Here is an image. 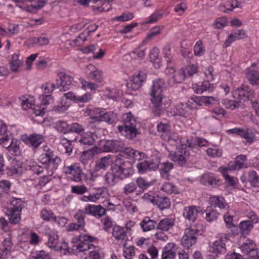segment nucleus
I'll return each instance as SVG.
<instances>
[{
    "label": "nucleus",
    "instance_id": "nucleus-1",
    "mask_svg": "<svg viewBox=\"0 0 259 259\" xmlns=\"http://www.w3.org/2000/svg\"><path fill=\"white\" fill-rule=\"evenodd\" d=\"M96 239V238L89 235H79L72 239L71 247L69 246L66 242L59 243L57 251L63 250L65 251V254H66V252L68 254H76L78 252L88 251L95 247L91 243Z\"/></svg>",
    "mask_w": 259,
    "mask_h": 259
},
{
    "label": "nucleus",
    "instance_id": "nucleus-2",
    "mask_svg": "<svg viewBox=\"0 0 259 259\" xmlns=\"http://www.w3.org/2000/svg\"><path fill=\"white\" fill-rule=\"evenodd\" d=\"M164 85V81L162 79H156L153 80L150 91L151 101L155 109L153 112L156 116H160L161 113L167 108V104H168V106L170 104L168 103L169 100L162 95Z\"/></svg>",
    "mask_w": 259,
    "mask_h": 259
},
{
    "label": "nucleus",
    "instance_id": "nucleus-3",
    "mask_svg": "<svg viewBox=\"0 0 259 259\" xmlns=\"http://www.w3.org/2000/svg\"><path fill=\"white\" fill-rule=\"evenodd\" d=\"M39 160L49 175H53L61 162L60 157L55 155L54 152L47 146L44 147V152L40 155Z\"/></svg>",
    "mask_w": 259,
    "mask_h": 259
},
{
    "label": "nucleus",
    "instance_id": "nucleus-4",
    "mask_svg": "<svg viewBox=\"0 0 259 259\" xmlns=\"http://www.w3.org/2000/svg\"><path fill=\"white\" fill-rule=\"evenodd\" d=\"M122 125H119V132L126 139L132 140L135 138L138 131L137 128L136 120L131 112H128L122 115Z\"/></svg>",
    "mask_w": 259,
    "mask_h": 259
},
{
    "label": "nucleus",
    "instance_id": "nucleus-5",
    "mask_svg": "<svg viewBox=\"0 0 259 259\" xmlns=\"http://www.w3.org/2000/svg\"><path fill=\"white\" fill-rule=\"evenodd\" d=\"M115 162V166L111 169L117 178H126L132 175L133 170L131 162L123 161L120 158H116Z\"/></svg>",
    "mask_w": 259,
    "mask_h": 259
},
{
    "label": "nucleus",
    "instance_id": "nucleus-6",
    "mask_svg": "<svg viewBox=\"0 0 259 259\" xmlns=\"http://www.w3.org/2000/svg\"><path fill=\"white\" fill-rule=\"evenodd\" d=\"M198 233V230L195 227L186 228L181 240V243L183 247L189 249L195 244L197 240Z\"/></svg>",
    "mask_w": 259,
    "mask_h": 259
},
{
    "label": "nucleus",
    "instance_id": "nucleus-7",
    "mask_svg": "<svg viewBox=\"0 0 259 259\" xmlns=\"http://www.w3.org/2000/svg\"><path fill=\"white\" fill-rule=\"evenodd\" d=\"M229 238L225 234H221L216 237V240L210 246L211 252L218 255L224 254L227 251L226 243Z\"/></svg>",
    "mask_w": 259,
    "mask_h": 259
},
{
    "label": "nucleus",
    "instance_id": "nucleus-8",
    "mask_svg": "<svg viewBox=\"0 0 259 259\" xmlns=\"http://www.w3.org/2000/svg\"><path fill=\"white\" fill-rule=\"evenodd\" d=\"M187 145H182L177 152L169 153L172 160L181 166L186 163L190 156V149Z\"/></svg>",
    "mask_w": 259,
    "mask_h": 259
},
{
    "label": "nucleus",
    "instance_id": "nucleus-9",
    "mask_svg": "<svg viewBox=\"0 0 259 259\" xmlns=\"http://www.w3.org/2000/svg\"><path fill=\"white\" fill-rule=\"evenodd\" d=\"M57 88L56 84L46 82L41 85V89L44 91V94L40 96L39 100L42 105L47 106L54 102V98L51 93Z\"/></svg>",
    "mask_w": 259,
    "mask_h": 259
},
{
    "label": "nucleus",
    "instance_id": "nucleus-10",
    "mask_svg": "<svg viewBox=\"0 0 259 259\" xmlns=\"http://www.w3.org/2000/svg\"><path fill=\"white\" fill-rule=\"evenodd\" d=\"M21 140L33 150H35L44 142L45 139L41 134H32L29 135H22Z\"/></svg>",
    "mask_w": 259,
    "mask_h": 259
},
{
    "label": "nucleus",
    "instance_id": "nucleus-11",
    "mask_svg": "<svg viewBox=\"0 0 259 259\" xmlns=\"http://www.w3.org/2000/svg\"><path fill=\"white\" fill-rule=\"evenodd\" d=\"M94 111H96L98 115L91 116V117L96 121H105L108 124H114L118 121L117 114L114 112L103 113L99 109H96Z\"/></svg>",
    "mask_w": 259,
    "mask_h": 259
},
{
    "label": "nucleus",
    "instance_id": "nucleus-12",
    "mask_svg": "<svg viewBox=\"0 0 259 259\" xmlns=\"http://www.w3.org/2000/svg\"><path fill=\"white\" fill-rule=\"evenodd\" d=\"M160 163V160L157 158L152 160L145 159L137 164V168L140 174H144L148 171L155 170L157 169Z\"/></svg>",
    "mask_w": 259,
    "mask_h": 259
},
{
    "label": "nucleus",
    "instance_id": "nucleus-13",
    "mask_svg": "<svg viewBox=\"0 0 259 259\" xmlns=\"http://www.w3.org/2000/svg\"><path fill=\"white\" fill-rule=\"evenodd\" d=\"M200 182L204 186L213 188H218L222 184V180L218 179L211 172L204 173L201 178Z\"/></svg>",
    "mask_w": 259,
    "mask_h": 259
},
{
    "label": "nucleus",
    "instance_id": "nucleus-14",
    "mask_svg": "<svg viewBox=\"0 0 259 259\" xmlns=\"http://www.w3.org/2000/svg\"><path fill=\"white\" fill-rule=\"evenodd\" d=\"M59 78L56 79V85L57 88H60V91H65L69 90L72 85L73 78L69 74L61 72L59 74Z\"/></svg>",
    "mask_w": 259,
    "mask_h": 259
},
{
    "label": "nucleus",
    "instance_id": "nucleus-15",
    "mask_svg": "<svg viewBox=\"0 0 259 259\" xmlns=\"http://www.w3.org/2000/svg\"><path fill=\"white\" fill-rule=\"evenodd\" d=\"M17 4H23L26 2L35 3L23 8L26 12L35 13L37 11L43 8L47 3L48 0H13Z\"/></svg>",
    "mask_w": 259,
    "mask_h": 259
},
{
    "label": "nucleus",
    "instance_id": "nucleus-16",
    "mask_svg": "<svg viewBox=\"0 0 259 259\" xmlns=\"http://www.w3.org/2000/svg\"><path fill=\"white\" fill-rule=\"evenodd\" d=\"M198 213H204L201 208L191 205L184 208L183 215L186 219L194 222L197 220Z\"/></svg>",
    "mask_w": 259,
    "mask_h": 259
},
{
    "label": "nucleus",
    "instance_id": "nucleus-17",
    "mask_svg": "<svg viewBox=\"0 0 259 259\" xmlns=\"http://www.w3.org/2000/svg\"><path fill=\"white\" fill-rule=\"evenodd\" d=\"M146 78V74L143 72H140L132 77L130 81L126 84L127 87L128 89L136 91L140 88Z\"/></svg>",
    "mask_w": 259,
    "mask_h": 259
},
{
    "label": "nucleus",
    "instance_id": "nucleus-18",
    "mask_svg": "<svg viewBox=\"0 0 259 259\" xmlns=\"http://www.w3.org/2000/svg\"><path fill=\"white\" fill-rule=\"evenodd\" d=\"M123 142L118 140H111L105 142L103 146V150L105 152L120 151L124 147Z\"/></svg>",
    "mask_w": 259,
    "mask_h": 259
},
{
    "label": "nucleus",
    "instance_id": "nucleus-19",
    "mask_svg": "<svg viewBox=\"0 0 259 259\" xmlns=\"http://www.w3.org/2000/svg\"><path fill=\"white\" fill-rule=\"evenodd\" d=\"M73 141L76 143H79L84 148H86L88 146H91L94 144V139L93 137L92 133L87 132L82 133L76 136Z\"/></svg>",
    "mask_w": 259,
    "mask_h": 259
},
{
    "label": "nucleus",
    "instance_id": "nucleus-20",
    "mask_svg": "<svg viewBox=\"0 0 259 259\" xmlns=\"http://www.w3.org/2000/svg\"><path fill=\"white\" fill-rule=\"evenodd\" d=\"M112 235L115 238L116 240L123 242L122 246L125 247L126 245L127 237L125 229L120 227L118 226H115L113 228Z\"/></svg>",
    "mask_w": 259,
    "mask_h": 259
},
{
    "label": "nucleus",
    "instance_id": "nucleus-21",
    "mask_svg": "<svg viewBox=\"0 0 259 259\" xmlns=\"http://www.w3.org/2000/svg\"><path fill=\"white\" fill-rule=\"evenodd\" d=\"M87 214L92 215L97 218H100L105 214L106 209L101 205L89 204L85 207Z\"/></svg>",
    "mask_w": 259,
    "mask_h": 259
},
{
    "label": "nucleus",
    "instance_id": "nucleus-22",
    "mask_svg": "<svg viewBox=\"0 0 259 259\" xmlns=\"http://www.w3.org/2000/svg\"><path fill=\"white\" fill-rule=\"evenodd\" d=\"M236 94L240 99L243 102L250 101L254 98L255 95L253 92L250 90L247 86H243L240 89H238L236 91Z\"/></svg>",
    "mask_w": 259,
    "mask_h": 259
},
{
    "label": "nucleus",
    "instance_id": "nucleus-23",
    "mask_svg": "<svg viewBox=\"0 0 259 259\" xmlns=\"http://www.w3.org/2000/svg\"><path fill=\"white\" fill-rule=\"evenodd\" d=\"M46 235L48 237V246L50 248H54L55 250H58V245L59 243L57 231L50 228L46 229Z\"/></svg>",
    "mask_w": 259,
    "mask_h": 259
},
{
    "label": "nucleus",
    "instance_id": "nucleus-24",
    "mask_svg": "<svg viewBox=\"0 0 259 259\" xmlns=\"http://www.w3.org/2000/svg\"><path fill=\"white\" fill-rule=\"evenodd\" d=\"M113 157L110 155L100 158L96 163L94 171L98 172L101 169L106 170L113 162Z\"/></svg>",
    "mask_w": 259,
    "mask_h": 259
},
{
    "label": "nucleus",
    "instance_id": "nucleus-25",
    "mask_svg": "<svg viewBox=\"0 0 259 259\" xmlns=\"http://www.w3.org/2000/svg\"><path fill=\"white\" fill-rule=\"evenodd\" d=\"M246 37L245 31L243 29H239L234 31L233 33L230 34L227 39L225 40L224 47L227 48L232 42L235 40L243 39Z\"/></svg>",
    "mask_w": 259,
    "mask_h": 259
},
{
    "label": "nucleus",
    "instance_id": "nucleus-26",
    "mask_svg": "<svg viewBox=\"0 0 259 259\" xmlns=\"http://www.w3.org/2000/svg\"><path fill=\"white\" fill-rule=\"evenodd\" d=\"M177 250L176 245L174 243H168L163 249L161 259H175Z\"/></svg>",
    "mask_w": 259,
    "mask_h": 259
},
{
    "label": "nucleus",
    "instance_id": "nucleus-27",
    "mask_svg": "<svg viewBox=\"0 0 259 259\" xmlns=\"http://www.w3.org/2000/svg\"><path fill=\"white\" fill-rule=\"evenodd\" d=\"M153 204L157 206L161 210L169 208L171 202L169 198L166 196L157 195L155 198L153 199Z\"/></svg>",
    "mask_w": 259,
    "mask_h": 259
},
{
    "label": "nucleus",
    "instance_id": "nucleus-28",
    "mask_svg": "<svg viewBox=\"0 0 259 259\" xmlns=\"http://www.w3.org/2000/svg\"><path fill=\"white\" fill-rule=\"evenodd\" d=\"M86 69L87 72L88 70L90 71V72L87 74L88 77L89 79L95 80L98 82L102 81V72L101 71L97 69L95 66L90 64L87 66Z\"/></svg>",
    "mask_w": 259,
    "mask_h": 259
},
{
    "label": "nucleus",
    "instance_id": "nucleus-29",
    "mask_svg": "<svg viewBox=\"0 0 259 259\" xmlns=\"http://www.w3.org/2000/svg\"><path fill=\"white\" fill-rule=\"evenodd\" d=\"M246 160L245 155H238L233 161H230L228 165V169L230 171L239 170L241 169L243 163Z\"/></svg>",
    "mask_w": 259,
    "mask_h": 259
},
{
    "label": "nucleus",
    "instance_id": "nucleus-30",
    "mask_svg": "<svg viewBox=\"0 0 259 259\" xmlns=\"http://www.w3.org/2000/svg\"><path fill=\"white\" fill-rule=\"evenodd\" d=\"M219 170L224 178L226 183L230 187H235L238 182V179L236 177L228 175V172L230 170L228 169V166L226 167L221 166Z\"/></svg>",
    "mask_w": 259,
    "mask_h": 259
},
{
    "label": "nucleus",
    "instance_id": "nucleus-31",
    "mask_svg": "<svg viewBox=\"0 0 259 259\" xmlns=\"http://www.w3.org/2000/svg\"><path fill=\"white\" fill-rule=\"evenodd\" d=\"M214 85L213 84L209 83V81H204L202 82L201 85H196L194 87L195 93L198 94H202L208 92H212L214 90Z\"/></svg>",
    "mask_w": 259,
    "mask_h": 259
},
{
    "label": "nucleus",
    "instance_id": "nucleus-32",
    "mask_svg": "<svg viewBox=\"0 0 259 259\" xmlns=\"http://www.w3.org/2000/svg\"><path fill=\"white\" fill-rule=\"evenodd\" d=\"M207 142L203 139L196 138L192 139H187V145L191 150H199V148L202 146H205Z\"/></svg>",
    "mask_w": 259,
    "mask_h": 259
},
{
    "label": "nucleus",
    "instance_id": "nucleus-33",
    "mask_svg": "<svg viewBox=\"0 0 259 259\" xmlns=\"http://www.w3.org/2000/svg\"><path fill=\"white\" fill-rule=\"evenodd\" d=\"M10 140L11 133L8 131L6 125L0 120V144H6Z\"/></svg>",
    "mask_w": 259,
    "mask_h": 259
},
{
    "label": "nucleus",
    "instance_id": "nucleus-34",
    "mask_svg": "<svg viewBox=\"0 0 259 259\" xmlns=\"http://www.w3.org/2000/svg\"><path fill=\"white\" fill-rule=\"evenodd\" d=\"M175 225V221L172 219L165 218L160 221L157 224L156 229L162 231H167Z\"/></svg>",
    "mask_w": 259,
    "mask_h": 259
},
{
    "label": "nucleus",
    "instance_id": "nucleus-35",
    "mask_svg": "<svg viewBox=\"0 0 259 259\" xmlns=\"http://www.w3.org/2000/svg\"><path fill=\"white\" fill-rule=\"evenodd\" d=\"M135 183L138 191V192L137 193V195L142 193L152 185V182H148L145 179L142 177L138 178L136 180Z\"/></svg>",
    "mask_w": 259,
    "mask_h": 259
},
{
    "label": "nucleus",
    "instance_id": "nucleus-36",
    "mask_svg": "<svg viewBox=\"0 0 259 259\" xmlns=\"http://www.w3.org/2000/svg\"><path fill=\"white\" fill-rule=\"evenodd\" d=\"M209 202L211 206L215 208L216 206L219 207L221 209H227L228 205L226 203L224 198L219 196H214L209 198Z\"/></svg>",
    "mask_w": 259,
    "mask_h": 259
},
{
    "label": "nucleus",
    "instance_id": "nucleus-37",
    "mask_svg": "<svg viewBox=\"0 0 259 259\" xmlns=\"http://www.w3.org/2000/svg\"><path fill=\"white\" fill-rule=\"evenodd\" d=\"M157 225L156 222L146 217L141 222L140 225L144 232L149 231L155 228Z\"/></svg>",
    "mask_w": 259,
    "mask_h": 259
},
{
    "label": "nucleus",
    "instance_id": "nucleus-38",
    "mask_svg": "<svg viewBox=\"0 0 259 259\" xmlns=\"http://www.w3.org/2000/svg\"><path fill=\"white\" fill-rule=\"evenodd\" d=\"M206 212L205 220L208 222H211L216 220L220 215V212L211 206L207 207L204 210Z\"/></svg>",
    "mask_w": 259,
    "mask_h": 259
},
{
    "label": "nucleus",
    "instance_id": "nucleus-39",
    "mask_svg": "<svg viewBox=\"0 0 259 259\" xmlns=\"http://www.w3.org/2000/svg\"><path fill=\"white\" fill-rule=\"evenodd\" d=\"M21 212L13 209H8L7 214L9 217L10 223L13 224H18L21 220Z\"/></svg>",
    "mask_w": 259,
    "mask_h": 259
},
{
    "label": "nucleus",
    "instance_id": "nucleus-40",
    "mask_svg": "<svg viewBox=\"0 0 259 259\" xmlns=\"http://www.w3.org/2000/svg\"><path fill=\"white\" fill-rule=\"evenodd\" d=\"M73 140H68L64 137H61L60 138V143L62 145L65 149V153L68 154L69 155L71 154L72 152L74 143Z\"/></svg>",
    "mask_w": 259,
    "mask_h": 259
},
{
    "label": "nucleus",
    "instance_id": "nucleus-41",
    "mask_svg": "<svg viewBox=\"0 0 259 259\" xmlns=\"http://www.w3.org/2000/svg\"><path fill=\"white\" fill-rule=\"evenodd\" d=\"M247 181L253 187H259V175L255 170L249 171L247 174Z\"/></svg>",
    "mask_w": 259,
    "mask_h": 259
},
{
    "label": "nucleus",
    "instance_id": "nucleus-42",
    "mask_svg": "<svg viewBox=\"0 0 259 259\" xmlns=\"http://www.w3.org/2000/svg\"><path fill=\"white\" fill-rule=\"evenodd\" d=\"M239 227L241 236H244L248 234L250 231L253 228V225L251 222L245 220L241 222Z\"/></svg>",
    "mask_w": 259,
    "mask_h": 259
},
{
    "label": "nucleus",
    "instance_id": "nucleus-43",
    "mask_svg": "<svg viewBox=\"0 0 259 259\" xmlns=\"http://www.w3.org/2000/svg\"><path fill=\"white\" fill-rule=\"evenodd\" d=\"M18 57V55L16 54H14L12 56L11 60L10 62L11 69L14 72H18L19 71V67L22 64V62L19 59Z\"/></svg>",
    "mask_w": 259,
    "mask_h": 259
},
{
    "label": "nucleus",
    "instance_id": "nucleus-44",
    "mask_svg": "<svg viewBox=\"0 0 259 259\" xmlns=\"http://www.w3.org/2000/svg\"><path fill=\"white\" fill-rule=\"evenodd\" d=\"M255 243L254 241L249 239H246L243 243L240 246L239 248L242 253H247L251 248L255 247Z\"/></svg>",
    "mask_w": 259,
    "mask_h": 259
},
{
    "label": "nucleus",
    "instance_id": "nucleus-45",
    "mask_svg": "<svg viewBox=\"0 0 259 259\" xmlns=\"http://www.w3.org/2000/svg\"><path fill=\"white\" fill-rule=\"evenodd\" d=\"M136 192H138L136 184L134 182H131L125 185L122 190V194L128 195Z\"/></svg>",
    "mask_w": 259,
    "mask_h": 259
},
{
    "label": "nucleus",
    "instance_id": "nucleus-46",
    "mask_svg": "<svg viewBox=\"0 0 259 259\" xmlns=\"http://www.w3.org/2000/svg\"><path fill=\"white\" fill-rule=\"evenodd\" d=\"M29 259H52L49 253L44 250H38L32 252Z\"/></svg>",
    "mask_w": 259,
    "mask_h": 259
},
{
    "label": "nucleus",
    "instance_id": "nucleus-47",
    "mask_svg": "<svg viewBox=\"0 0 259 259\" xmlns=\"http://www.w3.org/2000/svg\"><path fill=\"white\" fill-rule=\"evenodd\" d=\"M10 204L11 207L8 209H13L14 210H18L21 212L22 208L24 207V202L19 198H13L11 201Z\"/></svg>",
    "mask_w": 259,
    "mask_h": 259
},
{
    "label": "nucleus",
    "instance_id": "nucleus-48",
    "mask_svg": "<svg viewBox=\"0 0 259 259\" xmlns=\"http://www.w3.org/2000/svg\"><path fill=\"white\" fill-rule=\"evenodd\" d=\"M240 137L245 139V141L244 142L245 144H250L253 142L255 139V135L252 132L248 129H244Z\"/></svg>",
    "mask_w": 259,
    "mask_h": 259
},
{
    "label": "nucleus",
    "instance_id": "nucleus-49",
    "mask_svg": "<svg viewBox=\"0 0 259 259\" xmlns=\"http://www.w3.org/2000/svg\"><path fill=\"white\" fill-rule=\"evenodd\" d=\"M40 217L45 221L53 220L54 222H57V217L55 215L54 213L51 210L46 208L43 209L41 211Z\"/></svg>",
    "mask_w": 259,
    "mask_h": 259
},
{
    "label": "nucleus",
    "instance_id": "nucleus-50",
    "mask_svg": "<svg viewBox=\"0 0 259 259\" xmlns=\"http://www.w3.org/2000/svg\"><path fill=\"white\" fill-rule=\"evenodd\" d=\"M157 131L161 133V136L164 140L166 139V137L170 132V126L168 124L160 123L157 126Z\"/></svg>",
    "mask_w": 259,
    "mask_h": 259
},
{
    "label": "nucleus",
    "instance_id": "nucleus-51",
    "mask_svg": "<svg viewBox=\"0 0 259 259\" xmlns=\"http://www.w3.org/2000/svg\"><path fill=\"white\" fill-rule=\"evenodd\" d=\"M13 142L9 141L7 142V144H3L2 145L4 147L8 148L9 152L15 155H18L20 153V149L19 145L12 144Z\"/></svg>",
    "mask_w": 259,
    "mask_h": 259
},
{
    "label": "nucleus",
    "instance_id": "nucleus-52",
    "mask_svg": "<svg viewBox=\"0 0 259 259\" xmlns=\"http://www.w3.org/2000/svg\"><path fill=\"white\" fill-rule=\"evenodd\" d=\"M240 101L232 100L225 99L222 101V104L227 108L231 110H234L240 106Z\"/></svg>",
    "mask_w": 259,
    "mask_h": 259
},
{
    "label": "nucleus",
    "instance_id": "nucleus-53",
    "mask_svg": "<svg viewBox=\"0 0 259 259\" xmlns=\"http://www.w3.org/2000/svg\"><path fill=\"white\" fill-rule=\"evenodd\" d=\"M161 190L168 194H178V189L174 184L170 183H165L163 184Z\"/></svg>",
    "mask_w": 259,
    "mask_h": 259
},
{
    "label": "nucleus",
    "instance_id": "nucleus-54",
    "mask_svg": "<svg viewBox=\"0 0 259 259\" xmlns=\"http://www.w3.org/2000/svg\"><path fill=\"white\" fill-rule=\"evenodd\" d=\"M135 152H136V150L131 147H126L124 146L119 153V154L122 157L132 160L133 156H134Z\"/></svg>",
    "mask_w": 259,
    "mask_h": 259
},
{
    "label": "nucleus",
    "instance_id": "nucleus-55",
    "mask_svg": "<svg viewBox=\"0 0 259 259\" xmlns=\"http://www.w3.org/2000/svg\"><path fill=\"white\" fill-rule=\"evenodd\" d=\"M87 213L85 212V209L84 210L78 209L76 211L74 215V218L76 220L77 223L80 224L83 226H85L84 219L85 215Z\"/></svg>",
    "mask_w": 259,
    "mask_h": 259
},
{
    "label": "nucleus",
    "instance_id": "nucleus-56",
    "mask_svg": "<svg viewBox=\"0 0 259 259\" xmlns=\"http://www.w3.org/2000/svg\"><path fill=\"white\" fill-rule=\"evenodd\" d=\"M246 76L248 79L252 83L254 84L259 79V74L256 71L251 70L250 69L246 70Z\"/></svg>",
    "mask_w": 259,
    "mask_h": 259
},
{
    "label": "nucleus",
    "instance_id": "nucleus-57",
    "mask_svg": "<svg viewBox=\"0 0 259 259\" xmlns=\"http://www.w3.org/2000/svg\"><path fill=\"white\" fill-rule=\"evenodd\" d=\"M186 77L192 76L198 71V67L196 65L191 64L182 68Z\"/></svg>",
    "mask_w": 259,
    "mask_h": 259
},
{
    "label": "nucleus",
    "instance_id": "nucleus-58",
    "mask_svg": "<svg viewBox=\"0 0 259 259\" xmlns=\"http://www.w3.org/2000/svg\"><path fill=\"white\" fill-rule=\"evenodd\" d=\"M72 176V180L76 182H80L86 177L85 174L82 172V170L79 166H78Z\"/></svg>",
    "mask_w": 259,
    "mask_h": 259
},
{
    "label": "nucleus",
    "instance_id": "nucleus-59",
    "mask_svg": "<svg viewBox=\"0 0 259 259\" xmlns=\"http://www.w3.org/2000/svg\"><path fill=\"white\" fill-rule=\"evenodd\" d=\"M203 96H195L194 97H192L191 98V100H192V102L191 101H188L187 103H186L185 107H186L187 109L190 110H192L193 109V107L191 106V104H193V103H195L196 105L198 106H202L203 105Z\"/></svg>",
    "mask_w": 259,
    "mask_h": 259
},
{
    "label": "nucleus",
    "instance_id": "nucleus-60",
    "mask_svg": "<svg viewBox=\"0 0 259 259\" xmlns=\"http://www.w3.org/2000/svg\"><path fill=\"white\" fill-rule=\"evenodd\" d=\"M105 180L108 185L113 186L117 183L118 178L113 173L108 172L105 175Z\"/></svg>",
    "mask_w": 259,
    "mask_h": 259
},
{
    "label": "nucleus",
    "instance_id": "nucleus-61",
    "mask_svg": "<svg viewBox=\"0 0 259 259\" xmlns=\"http://www.w3.org/2000/svg\"><path fill=\"white\" fill-rule=\"evenodd\" d=\"M206 152L208 156L213 158L220 157L222 155V150L216 148H209Z\"/></svg>",
    "mask_w": 259,
    "mask_h": 259
},
{
    "label": "nucleus",
    "instance_id": "nucleus-62",
    "mask_svg": "<svg viewBox=\"0 0 259 259\" xmlns=\"http://www.w3.org/2000/svg\"><path fill=\"white\" fill-rule=\"evenodd\" d=\"M228 21L225 17L217 18L213 23V26L215 29H221L227 25Z\"/></svg>",
    "mask_w": 259,
    "mask_h": 259
},
{
    "label": "nucleus",
    "instance_id": "nucleus-63",
    "mask_svg": "<svg viewBox=\"0 0 259 259\" xmlns=\"http://www.w3.org/2000/svg\"><path fill=\"white\" fill-rule=\"evenodd\" d=\"M186 77V74H185L183 70L181 68L179 72L173 75L172 78L174 82L177 83L182 82Z\"/></svg>",
    "mask_w": 259,
    "mask_h": 259
},
{
    "label": "nucleus",
    "instance_id": "nucleus-64",
    "mask_svg": "<svg viewBox=\"0 0 259 259\" xmlns=\"http://www.w3.org/2000/svg\"><path fill=\"white\" fill-rule=\"evenodd\" d=\"M124 249L123 250V255L125 259H132L133 257L135 255V252L134 247L130 246L129 247H123Z\"/></svg>",
    "mask_w": 259,
    "mask_h": 259
}]
</instances>
